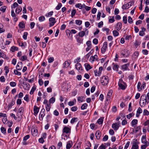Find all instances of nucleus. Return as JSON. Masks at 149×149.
Segmentation results:
<instances>
[{"mask_svg": "<svg viewBox=\"0 0 149 149\" xmlns=\"http://www.w3.org/2000/svg\"><path fill=\"white\" fill-rule=\"evenodd\" d=\"M138 120L137 119H134L131 122V124L132 127H134V126L137 124Z\"/></svg>", "mask_w": 149, "mask_h": 149, "instance_id": "bb28decb", "label": "nucleus"}, {"mask_svg": "<svg viewBox=\"0 0 149 149\" xmlns=\"http://www.w3.org/2000/svg\"><path fill=\"white\" fill-rule=\"evenodd\" d=\"M142 112V110L140 107H139L137 109L136 113V116L137 117H139V116L140 114Z\"/></svg>", "mask_w": 149, "mask_h": 149, "instance_id": "4be33fe9", "label": "nucleus"}, {"mask_svg": "<svg viewBox=\"0 0 149 149\" xmlns=\"http://www.w3.org/2000/svg\"><path fill=\"white\" fill-rule=\"evenodd\" d=\"M122 23L121 22H118L117 24L116 28V29L117 31H119L122 28Z\"/></svg>", "mask_w": 149, "mask_h": 149, "instance_id": "6ab92c4d", "label": "nucleus"}, {"mask_svg": "<svg viewBox=\"0 0 149 149\" xmlns=\"http://www.w3.org/2000/svg\"><path fill=\"white\" fill-rule=\"evenodd\" d=\"M6 8V6H3L0 8V10L4 13L5 11Z\"/></svg>", "mask_w": 149, "mask_h": 149, "instance_id": "5fc2aeb1", "label": "nucleus"}, {"mask_svg": "<svg viewBox=\"0 0 149 149\" xmlns=\"http://www.w3.org/2000/svg\"><path fill=\"white\" fill-rule=\"evenodd\" d=\"M13 124V122L11 121H8V122H7L6 123V125H7L10 127L12 126Z\"/></svg>", "mask_w": 149, "mask_h": 149, "instance_id": "69168bd1", "label": "nucleus"}, {"mask_svg": "<svg viewBox=\"0 0 149 149\" xmlns=\"http://www.w3.org/2000/svg\"><path fill=\"white\" fill-rule=\"evenodd\" d=\"M51 108V104L49 103H47L46 105L45 108L47 111H49Z\"/></svg>", "mask_w": 149, "mask_h": 149, "instance_id": "c756f323", "label": "nucleus"}, {"mask_svg": "<svg viewBox=\"0 0 149 149\" xmlns=\"http://www.w3.org/2000/svg\"><path fill=\"white\" fill-rule=\"evenodd\" d=\"M146 141V136L143 135L141 139V142L143 143H145Z\"/></svg>", "mask_w": 149, "mask_h": 149, "instance_id": "de8ad7c7", "label": "nucleus"}, {"mask_svg": "<svg viewBox=\"0 0 149 149\" xmlns=\"http://www.w3.org/2000/svg\"><path fill=\"white\" fill-rule=\"evenodd\" d=\"M134 3V2L133 1H131L123 5L122 8L123 9H128L130 7L132 6Z\"/></svg>", "mask_w": 149, "mask_h": 149, "instance_id": "7ed1b4c3", "label": "nucleus"}, {"mask_svg": "<svg viewBox=\"0 0 149 149\" xmlns=\"http://www.w3.org/2000/svg\"><path fill=\"white\" fill-rule=\"evenodd\" d=\"M143 114L144 115H149V112L147 110L145 109L143 110Z\"/></svg>", "mask_w": 149, "mask_h": 149, "instance_id": "4d7b16f0", "label": "nucleus"}, {"mask_svg": "<svg viewBox=\"0 0 149 149\" xmlns=\"http://www.w3.org/2000/svg\"><path fill=\"white\" fill-rule=\"evenodd\" d=\"M137 89L139 91H140L141 90V82H139L138 83L137 86Z\"/></svg>", "mask_w": 149, "mask_h": 149, "instance_id": "a19ab883", "label": "nucleus"}, {"mask_svg": "<svg viewBox=\"0 0 149 149\" xmlns=\"http://www.w3.org/2000/svg\"><path fill=\"white\" fill-rule=\"evenodd\" d=\"M45 110L44 109H42L40 112V114L39 115V118H41L42 119L45 116V114L44 113Z\"/></svg>", "mask_w": 149, "mask_h": 149, "instance_id": "dca6fc26", "label": "nucleus"}, {"mask_svg": "<svg viewBox=\"0 0 149 149\" xmlns=\"http://www.w3.org/2000/svg\"><path fill=\"white\" fill-rule=\"evenodd\" d=\"M47 137V134L46 133H44L42 134L41 138L43 139H45Z\"/></svg>", "mask_w": 149, "mask_h": 149, "instance_id": "774afa93", "label": "nucleus"}, {"mask_svg": "<svg viewBox=\"0 0 149 149\" xmlns=\"http://www.w3.org/2000/svg\"><path fill=\"white\" fill-rule=\"evenodd\" d=\"M75 6L77 8H78L79 9H82V5L80 3H78L77 4H76L75 5Z\"/></svg>", "mask_w": 149, "mask_h": 149, "instance_id": "a18cd8bd", "label": "nucleus"}, {"mask_svg": "<svg viewBox=\"0 0 149 149\" xmlns=\"http://www.w3.org/2000/svg\"><path fill=\"white\" fill-rule=\"evenodd\" d=\"M139 55V53L138 52H136L134 54V58H136L138 57Z\"/></svg>", "mask_w": 149, "mask_h": 149, "instance_id": "680f3d73", "label": "nucleus"}, {"mask_svg": "<svg viewBox=\"0 0 149 149\" xmlns=\"http://www.w3.org/2000/svg\"><path fill=\"white\" fill-rule=\"evenodd\" d=\"M2 120L3 123L5 124H6V123L7 122H8V121L7 119L6 116V117L3 118L2 119Z\"/></svg>", "mask_w": 149, "mask_h": 149, "instance_id": "79ce46f5", "label": "nucleus"}, {"mask_svg": "<svg viewBox=\"0 0 149 149\" xmlns=\"http://www.w3.org/2000/svg\"><path fill=\"white\" fill-rule=\"evenodd\" d=\"M28 33L27 32H25L24 33V35L23 36V38L24 40L27 39V36L28 35Z\"/></svg>", "mask_w": 149, "mask_h": 149, "instance_id": "052dcab7", "label": "nucleus"}, {"mask_svg": "<svg viewBox=\"0 0 149 149\" xmlns=\"http://www.w3.org/2000/svg\"><path fill=\"white\" fill-rule=\"evenodd\" d=\"M139 148L137 141H135L133 142V145L131 149H137Z\"/></svg>", "mask_w": 149, "mask_h": 149, "instance_id": "f8f14e48", "label": "nucleus"}, {"mask_svg": "<svg viewBox=\"0 0 149 149\" xmlns=\"http://www.w3.org/2000/svg\"><path fill=\"white\" fill-rule=\"evenodd\" d=\"M36 87L34 86H33L30 92V94L31 95L33 93L34 91L36 90Z\"/></svg>", "mask_w": 149, "mask_h": 149, "instance_id": "49530a36", "label": "nucleus"}, {"mask_svg": "<svg viewBox=\"0 0 149 149\" xmlns=\"http://www.w3.org/2000/svg\"><path fill=\"white\" fill-rule=\"evenodd\" d=\"M73 145V143L72 141H68L67 143L66 146V149H70L72 147Z\"/></svg>", "mask_w": 149, "mask_h": 149, "instance_id": "f3484780", "label": "nucleus"}, {"mask_svg": "<svg viewBox=\"0 0 149 149\" xmlns=\"http://www.w3.org/2000/svg\"><path fill=\"white\" fill-rule=\"evenodd\" d=\"M23 88L26 90H29L30 88V85L29 84L26 82H23Z\"/></svg>", "mask_w": 149, "mask_h": 149, "instance_id": "1a4fd4ad", "label": "nucleus"}, {"mask_svg": "<svg viewBox=\"0 0 149 149\" xmlns=\"http://www.w3.org/2000/svg\"><path fill=\"white\" fill-rule=\"evenodd\" d=\"M55 101V98L54 97H52L49 100V103L51 104V103H53Z\"/></svg>", "mask_w": 149, "mask_h": 149, "instance_id": "ea45409f", "label": "nucleus"}, {"mask_svg": "<svg viewBox=\"0 0 149 149\" xmlns=\"http://www.w3.org/2000/svg\"><path fill=\"white\" fill-rule=\"evenodd\" d=\"M88 105L86 103L83 104L81 106V108L82 110H84L87 108Z\"/></svg>", "mask_w": 149, "mask_h": 149, "instance_id": "c03bdc74", "label": "nucleus"}, {"mask_svg": "<svg viewBox=\"0 0 149 149\" xmlns=\"http://www.w3.org/2000/svg\"><path fill=\"white\" fill-rule=\"evenodd\" d=\"M1 130L2 133L5 134L6 133V129L4 127H2L1 128Z\"/></svg>", "mask_w": 149, "mask_h": 149, "instance_id": "bf43d9fd", "label": "nucleus"}, {"mask_svg": "<svg viewBox=\"0 0 149 149\" xmlns=\"http://www.w3.org/2000/svg\"><path fill=\"white\" fill-rule=\"evenodd\" d=\"M112 32L113 35L114 37L117 36L119 35V33L116 30H114Z\"/></svg>", "mask_w": 149, "mask_h": 149, "instance_id": "4c0bfd02", "label": "nucleus"}, {"mask_svg": "<svg viewBox=\"0 0 149 149\" xmlns=\"http://www.w3.org/2000/svg\"><path fill=\"white\" fill-rule=\"evenodd\" d=\"M27 59V56L26 55H24L22 56L19 58V60L22 61H24L26 60Z\"/></svg>", "mask_w": 149, "mask_h": 149, "instance_id": "c9c22d12", "label": "nucleus"}, {"mask_svg": "<svg viewBox=\"0 0 149 149\" xmlns=\"http://www.w3.org/2000/svg\"><path fill=\"white\" fill-rule=\"evenodd\" d=\"M85 32L84 31H81L78 33V35L79 37H82L85 35Z\"/></svg>", "mask_w": 149, "mask_h": 149, "instance_id": "c85d7f7f", "label": "nucleus"}, {"mask_svg": "<svg viewBox=\"0 0 149 149\" xmlns=\"http://www.w3.org/2000/svg\"><path fill=\"white\" fill-rule=\"evenodd\" d=\"M23 110V107H21L19 109L18 111L17 114V116H18V117H20V116L22 115Z\"/></svg>", "mask_w": 149, "mask_h": 149, "instance_id": "9b49d317", "label": "nucleus"}, {"mask_svg": "<svg viewBox=\"0 0 149 149\" xmlns=\"http://www.w3.org/2000/svg\"><path fill=\"white\" fill-rule=\"evenodd\" d=\"M134 115V113H130L129 114L127 115L126 116L127 119H130L131 117Z\"/></svg>", "mask_w": 149, "mask_h": 149, "instance_id": "8fccbe9b", "label": "nucleus"}, {"mask_svg": "<svg viewBox=\"0 0 149 149\" xmlns=\"http://www.w3.org/2000/svg\"><path fill=\"white\" fill-rule=\"evenodd\" d=\"M139 103L140 106L141 107H144L146 105V103H147V101L146 99H145V98H144V99H141V96Z\"/></svg>", "mask_w": 149, "mask_h": 149, "instance_id": "423d86ee", "label": "nucleus"}, {"mask_svg": "<svg viewBox=\"0 0 149 149\" xmlns=\"http://www.w3.org/2000/svg\"><path fill=\"white\" fill-rule=\"evenodd\" d=\"M144 98L147 101V103H148L149 102V93H148L146 95L145 94L141 95V99Z\"/></svg>", "mask_w": 149, "mask_h": 149, "instance_id": "ddd939ff", "label": "nucleus"}, {"mask_svg": "<svg viewBox=\"0 0 149 149\" xmlns=\"http://www.w3.org/2000/svg\"><path fill=\"white\" fill-rule=\"evenodd\" d=\"M10 85L12 87H15L16 85V83L14 82H10Z\"/></svg>", "mask_w": 149, "mask_h": 149, "instance_id": "0e129e2a", "label": "nucleus"}, {"mask_svg": "<svg viewBox=\"0 0 149 149\" xmlns=\"http://www.w3.org/2000/svg\"><path fill=\"white\" fill-rule=\"evenodd\" d=\"M97 56L96 55H95L93 56H91L90 58V61L93 63L94 61L97 60Z\"/></svg>", "mask_w": 149, "mask_h": 149, "instance_id": "a211bd4d", "label": "nucleus"}, {"mask_svg": "<svg viewBox=\"0 0 149 149\" xmlns=\"http://www.w3.org/2000/svg\"><path fill=\"white\" fill-rule=\"evenodd\" d=\"M84 66L87 71H88L92 68V67L88 63H86L84 64Z\"/></svg>", "mask_w": 149, "mask_h": 149, "instance_id": "aec40b11", "label": "nucleus"}, {"mask_svg": "<svg viewBox=\"0 0 149 149\" xmlns=\"http://www.w3.org/2000/svg\"><path fill=\"white\" fill-rule=\"evenodd\" d=\"M22 9L21 7L20 6H19L15 10V13L16 14H19V13L22 10Z\"/></svg>", "mask_w": 149, "mask_h": 149, "instance_id": "cd10ccee", "label": "nucleus"}, {"mask_svg": "<svg viewBox=\"0 0 149 149\" xmlns=\"http://www.w3.org/2000/svg\"><path fill=\"white\" fill-rule=\"evenodd\" d=\"M95 136L97 139H99L101 137V134L100 132L99 131H97L95 133Z\"/></svg>", "mask_w": 149, "mask_h": 149, "instance_id": "5701e85b", "label": "nucleus"}, {"mask_svg": "<svg viewBox=\"0 0 149 149\" xmlns=\"http://www.w3.org/2000/svg\"><path fill=\"white\" fill-rule=\"evenodd\" d=\"M70 63L68 61H65L63 64L64 68H67L70 65Z\"/></svg>", "mask_w": 149, "mask_h": 149, "instance_id": "473e14b6", "label": "nucleus"}, {"mask_svg": "<svg viewBox=\"0 0 149 149\" xmlns=\"http://www.w3.org/2000/svg\"><path fill=\"white\" fill-rule=\"evenodd\" d=\"M78 119L77 118H72L71 120L70 123L73 124L74 123L77 122L78 121Z\"/></svg>", "mask_w": 149, "mask_h": 149, "instance_id": "7c9ffc66", "label": "nucleus"}, {"mask_svg": "<svg viewBox=\"0 0 149 149\" xmlns=\"http://www.w3.org/2000/svg\"><path fill=\"white\" fill-rule=\"evenodd\" d=\"M128 110L129 112H131L132 110L131 102H130L129 104Z\"/></svg>", "mask_w": 149, "mask_h": 149, "instance_id": "e2e57ef3", "label": "nucleus"}, {"mask_svg": "<svg viewBox=\"0 0 149 149\" xmlns=\"http://www.w3.org/2000/svg\"><path fill=\"white\" fill-rule=\"evenodd\" d=\"M19 26L21 28H24L25 27V24L23 22H19Z\"/></svg>", "mask_w": 149, "mask_h": 149, "instance_id": "f704fd0d", "label": "nucleus"}, {"mask_svg": "<svg viewBox=\"0 0 149 149\" xmlns=\"http://www.w3.org/2000/svg\"><path fill=\"white\" fill-rule=\"evenodd\" d=\"M128 22L130 24H131L133 22V20L130 16H129L128 17Z\"/></svg>", "mask_w": 149, "mask_h": 149, "instance_id": "338daca9", "label": "nucleus"}, {"mask_svg": "<svg viewBox=\"0 0 149 149\" xmlns=\"http://www.w3.org/2000/svg\"><path fill=\"white\" fill-rule=\"evenodd\" d=\"M108 44L107 42H105L101 48V51L102 53H104L106 50Z\"/></svg>", "mask_w": 149, "mask_h": 149, "instance_id": "39448f33", "label": "nucleus"}, {"mask_svg": "<svg viewBox=\"0 0 149 149\" xmlns=\"http://www.w3.org/2000/svg\"><path fill=\"white\" fill-rule=\"evenodd\" d=\"M76 11L75 9H73L71 12V17H73L74 15H75L76 13Z\"/></svg>", "mask_w": 149, "mask_h": 149, "instance_id": "864d4df0", "label": "nucleus"}, {"mask_svg": "<svg viewBox=\"0 0 149 149\" xmlns=\"http://www.w3.org/2000/svg\"><path fill=\"white\" fill-rule=\"evenodd\" d=\"M76 69L79 71H81L82 70L81 65L79 63H77L75 65Z\"/></svg>", "mask_w": 149, "mask_h": 149, "instance_id": "2eb2a0df", "label": "nucleus"}, {"mask_svg": "<svg viewBox=\"0 0 149 149\" xmlns=\"http://www.w3.org/2000/svg\"><path fill=\"white\" fill-rule=\"evenodd\" d=\"M130 65V63H128L122 65L121 66V69L123 71H125L127 70H129L130 69L128 67Z\"/></svg>", "mask_w": 149, "mask_h": 149, "instance_id": "6e6552de", "label": "nucleus"}, {"mask_svg": "<svg viewBox=\"0 0 149 149\" xmlns=\"http://www.w3.org/2000/svg\"><path fill=\"white\" fill-rule=\"evenodd\" d=\"M94 72L95 76H100L101 74V73L97 70H95Z\"/></svg>", "mask_w": 149, "mask_h": 149, "instance_id": "72a5a7b5", "label": "nucleus"}, {"mask_svg": "<svg viewBox=\"0 0 149 149\" xmlns=\"http://www.w3.org/2000/svg\"><path fill=\"white\" fill-rule=\"evenodd\" d=\"M49 26L50 27L54 26L56 22L55 18L53 17H51L49 19Z\"/></svg>", "mask_w": 149, "mask_h": 149, "instance_id": "20e7f679", "label": "nucleus"}, {"mask_svg": "<svg viewBox=\"0 0 149 149\" xmlns=\"http://www.w3.org/2000/svg\"><path fill=\"white\" fill-rule=\"evenodd\" d=\"M110 18H110L109 20V22L110 23H112L115 21V19L114 16L110 17Z\"/></svg>", "mask_w": 149, "mask_h": 149, "instance_id": "58836bf2", "label": "nucleus"}, {"mask_svg": "<svg viewBox=\"0 0 149 149\" xmlns=\"http://www.w3.org/2000/svg\"><path fill=\"white\" fill-rule=\"evenodd\" d=\"M18 48L16 47L13 46L10 48V50L13 52H14L15 51H18Z\"/></svg>", "mask_w": 149, "mask_h": 149, "instance_id": "2f4dec72", "label": "nucleus"}, {"mask_svg": "<svg viewBox=\"0 0 149 149\" xmlns=\"http://www.w3.org/2000/svg\"><path fill=\"white\" fill-rule=\"evenodd\" d=\"M103 120L102 118H99L98 119L97 121V123L99 124H101L103 123Z\"/></svg>", "mask_w": 149, "mask_h": 149, "instance_id": "603ef678", "label": "nucleus"}, {"mask_svg": "<svg viewBox=\"0 0 149 149\" xmlns=\"http://www.w3.org/2000/svg\"><path fill=\"white\" fill-rule=\"evenodd\" d=\"M142 52L145 55H147L148 54V51L146 49H143Z\"/></svg>", "mask_w": 149, "mask_h": 149, "instance_id": "13d9d810", "label": "nucleus"}, {"mask_svg": "<svg viewBox=\"0 0 149 149\" xmlns=\"http://www.w3.org/2000/svg\"><path fill=\"white\" fill-rule=\"evenodd\" d=\"M84 97L82 96H79L78 97L77 100L79 102H82L83 101V98Z\"/></svg>", "mask_w": 149, "mask_h": 149, "instance_id": "09e8293b", "label": "nucleus"}, {"mask_svg": "<svg viewBox=\"0 0 149 149\" xmlns=\"http://www.w3.org/2000/svg\"><path fill=\"white\" fill-rule=\"evenodd\" d=\"M39 109L38 107L36 105H35L33 107V111H34V114L35 116H36L39 111Z\"/></svg>", "mask_w": 149, "mask_h": 149, "instance_id": "9d476101", "label": "nucleus"}, {"mask_svg": "<svg viewBox=\"0 0 149 149\" xmlns=\"http://www.w3.org/2000/svg\"><path fill=\"white\" fill-rule=\"evenodd\" d=\"M62 132L63 133L62 135L64 133H65L66 134L70 133L71 128L68 127H67L65 126L63 128L62 130Z\"/></svg>", "mask_w": 149, "mask_h": 149, "instance_id": "0eeeda50", "label": "nucleus"}, {"mask_svg": "<svg viewBox=\"0 0 149 149\" xmlns=\"http://www.w3.org/2000/svg\"><path fill=\"white\" fill-rule=\"evenodd\" d=\"M22 63L21 62H18L17 64V65L16 68L17 70H20L22 69V67L20 66L19 65H22Z\"/></svg>", "mask_w": 149, "mask_h": 149, "instance_id": "a878e982", "label": "nucleus"}, {"mask_svg": "<svg viewBox=\"0 0 149 149\" xmlns=\"http://www.w3.org/2000/svg\"><path fill=\"white\" fill-rule=\"evenodd\" d=\"M77 41L78 43V45L83 43V39H82L80 37L76 38Z\"/></svg>", "mask_w": 149, "mask_h": 149, "instance_id": "393cba45", "label": "nucleus"}, {"mask_svg": "<svg viewBox=\"0 0 149 149\" xmlns=\"http://www.w3.org/2000/svg\"><path fill=\"white\" fill-rule=\"evenodd\" d=\"M118 85L119 87L123 90L125 89L127 86L126 83L124 82L122 79H119Z\"/></svg>", "mask_w": 149, "mask_h": 149, "instance_id": "f03ea898", "label": "nucleus"}, {"mask_svg": "<svg viewBox=\"0 0 149 149\" xmlns=\"http://www.w3.org/2000/svg\"><path fill=\"white\" fill-rule=\"evenodd\" d=\"M76 24L79 25H80L82 24V21L80 20H77L75 21Z\"/></svg>", "mask_w": 149, "mask_h": 149, "instance_id": "3c124183", "label": "nucleus"}, {"mask_svg": "<svg viewBox=\"0 0 149 149\" xmlns=\"http://www.w3.org/2000/svg\"><path fill=\"white\" fill-rule=\"evenodd\" d=\"M19 46H20L21 47H23V48L24 49L25 48L26 46V42H22L21 44L19 43Z\"/></svg>", "mask_w": 149, "mask_h": 149, "instance_id": "6e6d98bb", "label": "nucleus"}, {"mask_svg": "<svg viewBox=\"0 0 149 149\" xmlns=\"http://www.w3.org/2000/svg\"><path fill=\"white\" fill-rule=\"evenodd\" d=\"M31 132L33 136H35L38 135V131L36 129H32L31 130Z\"/></svg>", "mask_w": 149, "mask_h": 149, "instance_id": "412c9836", "label": "nucleus"}, {"mask_svg": "<svg viewBox=\"0 0 149 149\" xmlns=\"http://www.w3.org/2000/svg\"><path fill=\"white\" fill-rule=\"evenodd\" d=\"M108 77L107 76L102 77L100 79V82L104 86L107 85L109 83Z\"/></svg>", "mask_w": 149, "mask_h": 149, "instance_id": "f257e3e1", "label": "nucleus"}, {"mask_svg": "<svg viewBox=\"0 0 149 149\" xmlns=\"http://www.w3.org/2000/svg\"><path fill=\"white\" fill-rule=\"evenodd\" d=\"M112 128L115 130H117L119 128V126L117 123H113L112 125Z\"/></svg>", "mask_w": 149, "mask_h": 149, "instance_id": "b1692460", "label": "nucleus"}, {"mask_svg": "<svg viewBox=\"0 0 149 149\" xmlns=\"http://www.w3.org/2000/svg\"><path fill=\"white\" fill-rule=\"evenodd\" d=\"M141 29V30L139 32V35L141 36H143L145 34V32L146 30V29L143 27H142Z\"/></svg>", "mask_w": 149, "mask_h": 149, "instance_id": "4468645a", "label": "nucleus"}, {"mask_svg": "<svg viewBox=\"0 0 149 149\" xmlns=\"http://www.w3.org/2000/svg\"><path fill=\"white\" fill-rule=\"evenodd\" d=\"M53 11H50L47 13L45 15L47 17H50L53 15Z\"/></svg>", "mask_w": 149, "mask_h": 149, "instance_id": "e433bc0d", "label": "nucleus"}, {"mask_svg": "<svg viewBox=\"0 0 149 149\" xmlns=\"http://www.w3.org/2000/svg\"><path fill=\"white\" fill-rule=\"evenodd\" d=\"M38 20L39 22H42L45 20V18L43 16H40L39 17Z\"/></svg>", "mask_w": 149, "mask_h": 149, "instance_id": "37998d69", "label": "nucleus"}]
</instances>
